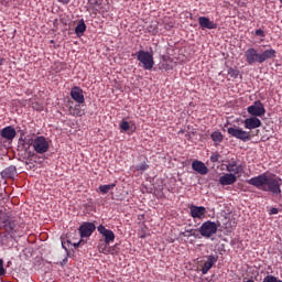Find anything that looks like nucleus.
Returning a JSON list of instances; mask_svg holds the SVG:
<instances>
[{"label": "nucleus", "mask_w": 282, "mask_h": 282, "mask_svg": "<svg viewBox=\"0 0 282 282\" xmlns=\"http://www.w3.org/2000/svg\"><path fill=\"white\" fill-rule=\"evenodd\" d=\"M276 282H282V280H278Z\"/></svg>", "instance_id": "obj_40"}, {"label": "nucleus", "mask_w": 282, "mask_h": 282, "mask_svg": "<svg viewBox=\"0 0 282 282\" xmlns=\"http://www.w3.org/2000/svg\"><path fill=\"white\" fill-rule=\"evenodd\" d=\"M32 147L39 155H43V153L50 151V142L45 137H36L32 142Z\"/></svg>", "instance_id": "obj_7"}, {"label": "nucleus", "mask_w": 282, "mask_h": 282, "mask_svg": "<svg viewBox=\"0 0 282 282\" xmlns=\"http://www.w3.org/2000/svg\"><path fill=\"white\" fill-rule=\"evenodd\" d=\"M0 135L4 140H12L13 138H17V130L14 129V127L9 126L1 130Z\"/></svg>", "instance_id": "obj_18"}, {"label": "nucleus", "mask_w": 282, "mask_h": 282, "mask_svg": "<svg viewBox=\"0 0 282 282\" xmlns=\"http://www.w3.org/2000/svg\"><path fill=\"white\" fill-rule=\"evenodd\" d=\"M97 230L99 235H102L104 241H106V243H113V241H116V234H113L112 230L105 228L102 225H99Z\"/></svg>", "instance_id": "obj_10"}, {"label": "nucleus", "mask_w": 282, "mask_h": 282, "mask_svg": "<svg viewBox=\"0 0 282 282\" xmlns=\"http://www.w3.org/2000/svg\"><path fill=\"white\" fill-rule=\"evenodd\" d=\"M82 239H87L96 231V225L94 223H84L78 228Z\"/></svg>", "instance_id": "obj_9"}, {"label": "nucleus", "mask_w": 282, "mask_h": 282, "mask_svg": "<svg viewBox=\"0 0 282 282\" xmlns=\"http://www.w3.org/2000/svg\"><path fill=\"white\" fill-rule=\"evenodd\" d=\"M109 243L110 242H107L105 240H99V243H98V251L101 253V254H111V247H109Z\"/></svg>", "instance_id": "obj_22"}, {"label": "nucleus", "mask_w": 282, "mask_h": 282, "mask_svg": "<svg viewBox=\"0 0 282 282\" xmlns=\"http://www.w3.org/2000/svg\"><path fill=\"white\" fill-rule=\"evenodd\" d=\"M19 232V223L10 212L0 210V241L8 246L10 241H14Z\"/></svg>", "instance_id": "obj_2"}, {"label": "nucleus", "mask_w": 282, "mask_h": 282, "mask_svg": "<svg viewBox=\"0 0 282 282\" xmlns=\"http://www.w3.org/2000/svg\"><path fill=\"white\" fill-rule=\"evenodd\" d=\"M93 8L95 12H99V14H105L109 10V2L95 1L93 3Z\"/></svg>", "instance_id": "obj_20"}, {"label": "nucleus", "mask_w": 282, "mask_h": 282, "mask_svg": "<svg viewBox=\"0 0 282 282\" xmlns=\"http://www.w3.org/2000/svg\"><path fill=\"white\" fill-rule=\"evenodd\" d=\"M189 215L193 219H204V217L206 216V207L191 205L189 206Z\"/></svg>", "instance_id": "obj_11"}, {"label": "nucleus", "mask_w": 282, "mask_h": 282, "mask_svg": "<svg viewBox=\"0 0 282 282\" xmlns=\"http://www.w3.org/2000/svg\"><path fill=\"white\" fill-rule=\"evenodd\" d=\"M247 111L252 118H261V116H265V107L261 100H256L253 105L247 108Z\"/></svg>", "instance_id": "obj_8"}, {"label": "nucleus", "mask_w": 282, "mask_h": 282, "mask_svg": "<svg viewBox=\"0 0 282 282\" xmlns=\"http://www.w3.org/2000/svg\"><path fill=\"white\" fill-rule=\"evenodd\" d=\"M86 31H87V25L85 24V20H80L77 26L75 28V34L77 36H83V34H85Z\"/></svg>", "instance_id": "obj_23"}, {"label": "nucleus", "mask_w": 282, "mask_h": 282, "mask_svg": "<svg viewBox=\"0 0 282 282\" xmlns=\"http://www.w3.org/2000/svg\"><path fill=\"white\" fill-rule=\"evenodd\" d=\"M227 74L230 78H232L235 80V79L239 78L240 72H239V68H237V66H235V67H229L227 69Z\"/></svg>", "instance_id": "obj_25"}, {"label": "nucleus", "mask_w": 282, "mask_h": 282, "mask_svg": "<svg viewBox=\"0 0 282 282\" xmlns=\"http://www.w3.org/2000/svg\"><path fill=\"white\" fill-rule=\"evenodd\" d=\"M120 129H121V131H124V132H127V131H129V129L131 128L130 126H129V123L127 122V121H121V123H120Z\"/></svg>", "instance_id": "obj_29"}, {"label": "nucleus", "mask_w": 282, "mask_h": 282, "mask_svg": "<svg viewBox=\"0 0 282 282\" xmlns=\"http://www.w3.org/2000/svg\"><path fill=\"white\" fill-rule=\"evenodd\" d=\"M149 32H152V34H158V28L150 26Z\"/></svg>", "instance_id": "obj_36"}, {"label": "nucleus", "mask_w": 282, "mask_h": 282, "mask_svg": "<svg viewBox=\"0 0 282 282\" xmlns=\"http://www.w3.org/2000/svg\"><path fill=\"white\" fill-rule=\"evenodd\" d=\"M62 241V248L67 252V246L65 245V240L63 238H61Z\"/></svg>", "instance_id": "obj_37"}, {"label": "nucleus", "mask_w": 282, "mask_h": 282, "mask_svg": "<svg viewBox=\"0 0 282 282\" xmlns=\"http://www.w3.org/2000/svg\"><path fill=\"white\" fill-rule=\"evenodd\" d=\"M217 230H219V225H217V223L212 221V220H206L197 229L199 235L202 237H204L205 239H213V237H215V235H217Z\"/></svg>", "instance_id": "obj_4"}, {"label": "nucleus", "mask_w": 282, "mask_h": 282, "mask_svg": "<svg viewBox=\"0 0 282 282\" xmlns=\"http://www.w3.org/2000/svg\"><path fill=\"white\" fill-rule=\"evenodd\" d=\"M227 133L231 138H236V140H240L241 142H250V140L254 138V134H252V132L246 131L237 126L227 128Z\"/></svg>", "instance_id": "obj_5"}, {"label": "nucleus", "mask_w": 282, "mask_h": 282, "mask_svg": "<svg viewBox=\"0 0 282 282\" xmlns=\"http://www.w3.org/2000/svg\"><path fill=\"white\" fill-rule=\"evenodd\" d=\"M220 159H221V154H219L218 152H213L210 155V162H213V164H215L216 162H219Z\"/></svg>", "instance_id": "obj_28"}, {"label": "nucleus", "mask_w": 282, "mask_h": 282, "mask_svg": "<svg viewBox=\"0 0 282 282\" xmlns=\"http://www.w3.org/2000/svg\"><path fill=\"white\" fill-rule=\"evenodd\" d=\"M66 243L69 246V245H72V246H74V248H80V245L82 243H85L83 240H79L78 242H73L72 243V240H69V239H67L66 240Z\"/></svg>", "instance_id": "obj_30"}, {"label": "nucleus", "mask_w": 282, "mask_h": 282, "mask_svg": "<svg viewBox=\"0 0 282 282\" xmlns=\"http://www.w3.org/2000/svg\"><path fill=\"white\" fill-rule=\"evenodd\" d=\"M3 63H6V58L0 57V67H1V65H3Z\"/></svg>", "instance_id": "obj_38"}, {"label": "nucleus", "mask_w": 282, "mask_h": 282, "mask_svg": "<svg viewBox=\"0 0 282 282\" xmlns=\"http://www.w3.org/2000/svg\"><path fill=\"white\" fill-rule=\"evenodd\" d=\"M192 169L199 175H208V166H206V164H204V162L202 161H197V160L193 161Z\"/></svg>", "instance_id": "obj_17"}, {"label": "nucleus", "mask_w": 282, "mask_h": 282, "mask_svg": "<svg viewBox=\"0 0 282 282\" xmlns=\"http://www.w3.org/2000/svg\"><path fill=\"white\" fill-rule=\"evenodd\" d=\"M137 61H140L143 69L151 72L153 69V65H155V61L153 59V54L147 51H139L137 53Z\"/></svg>", "instance_id": "obj_6"}, {"label": "nucleus", "mask_w": 282, "mask_h": 282, "mask_svg": "<svg viewBox=\"0 0 282 282\" xmlns=\"http://www.w3.org/2000/svg\"><path fill=\"white\" fill-rule=\"evenodd\" d=\"M148 169H149V164H147V163H141L135 166L137 171H147Z\"/></svg>", "instance_id": "obj_31"}, {"label": "nucleus", "mask_w": 282, "mask_h": 282, "mask_svg": "<svg viewBox=\"0 0 282 282\" xmlns=\"http://www.w3.org/2000/svg\"><path fill=\"white\" fill-rule=\"evenodd\" d=\"M198 24L202 30H217V23L210 21V19L206 17H199Z\"/></svg>", "instance_id": "obj_15"}, {"label": "nucleus", "mask_w": 282, "mask_h": 282, "mask_svg": "<svg viewBox=\"0 0 282 282\" xmlns=\"http://www.w3.org/2000/svg\"><path fill=\"white\" fill-rule=\"evenodd\" d=\"M182 237H197V234H195V229H187L183 231Z\"/></svg>", "instance_id": "obj_27"}, {"label": "nucleus", "mask_w": 282, "mask_h": 282, "mask_svg": "<svg viewBox=\"0 0 282 282\" xmlns=\"http://www.w3.org/2000/svg\"><path fill=\"white\" fill-rule=\"evenodd\" d=\"M112 188H116V184H113V183L109 184V185H100L99 186V191L104 195H107V193H109Z\"/></svg>", "instance_id": "obj_26"}, {"label": "nucleus", "mask_w": 282, "mask_h": 282, "mask_svg": "<svg viewBox=\"0 0 282 282\" xmlns=\"http://www.w3.org/2000/svg\"><path fill=\"white\" fill-rule=\"evenodd\" d=\"M245 129L252 131V129H259L261 127V120L257 117L247 118L243 120Z\"/></svg>", "instance_id": "obj_16"}, {"label": "nucleus", "mask_w": 282, "mask_h": 282, "mask_svg": "<svg viewBox=\"0 0 282 282\" xmlns=\"http://www.w3.org/2000/svg\"><path fill=\"white\" fill-rule=\"evenodd\" d=\"M235 183H237V175L234 173H226L219 177V184L221 186H232Z\"/></svg>", "instance_id": "obj_14"}, {"label": "nucleus", "mask_w": 282, "mask_h": 282, "mask_svg": "<svg viewBox=\"0 0 282 282\" xmlns=\"http://www.w3.org/2000/svg\"><path fill=\"white\" fill-rule=\"evenodd\" d=\"M256 135H259V130H256Z\"/></svg>", "instance_id": "obj_39"}, {"label": "nucleus", "mask_w": 282, "mask_h": 282, "mask_svg": "<svg viewBox=\"0 0 282 282\" xmlns=\"http://www.w3.org/2000/svg\"><path fill=\"white\" fill-rule=\"evenodd\" d=\"M250 186H254L264 193H272L275 197H281L282 180L274 174L262 173L246 181Z\"/></svg>", "instance_id": "obj_1"}, {"label": "nucleus", "mask_w": 282, "mask_h": 282, "mask_svg": "<svg viewBox=\"0 0 282 282\" xmlns=\"http://www.w3.org/2000/svg\"><path fill=\"white\" fill-rule=\"evenodd\" d=\"M210 138L213 140V142H215V144H221V142H224V134H221V132L219 131H215L210 134Z\"/></svg>", "instance_id": "obj_24"}, {"label": "nucleus", "mask_w": 282, "mask_h": 282, "mask_svg": "<svg viewBox=\"0 0 282 282\" xmlns=\"http://www.w3.org/2000/svg\"><path fill=\"white\" fill-rule=\"evenodd\" d=\"M217 263V257L209 256L207 258V261L203 264V268L200 270L202 274H208V271Z\"/></svg>", "instance_id": "obj_19"}, {"label": "nucleus", "mask_w": 282, "mask_h": 282, "mask_svg": "<svg viewBox=\"0 0 282 282\" xmlns=\"http://www.w3.org/2000/svg\"><path fill=\"white\" fill-rule=\"evenodd\" d=\"M70 98L78 102V105H83L85 102V95H83V88L78 86H74L70 89Z\"/></svg>", "instance_id": "obj_12"}, {"label": "nucleus", "mask_w": 282, "mask_h": 282, "mask_svg": "<svg viewBox=\"0 0 282 282\" xmlns=\"http://www.w3.org/2000/svg\"><path fill=\"white\" fill-rule=\"evenodd\" d=\"M278 280L274 275H267L262 282H276Z\"/></svg>", "instance_id": "obj_32"}, {"label": "nucleus", "mask_w": 282, "mask_h": 282, "mask_svg": "<svg viewBox=\"0 0 282 282\" xmlns=\"http://www.w3.org/2000/svg\"><path fill=\"white\" fill-rule=\"evenodd\" d=\"M69 116H73L74 118H80L85 116V111L80 109V105L70 106L68 108Z\"/></svg>", "instance_id": "obj_21"}, {"label": "nucleus", "mask_w": 282, "mask_h": 282, "mask_svg": "<svg viewBox=\"0 0 282 282\" xmlns=\"http://www.w3.org/2000/svg\"><path fill=\"white\" fill-rule=\"evenodd\" d=\"M226 171L228 173H232L234 175H239V173H243V165H238L235 159H231L226 165Z\"/></svg>", "instance_id": "obj_13"}, {"label": "nucleus", "mask_w": 282, "mask_h": 282, "mask_svg": "<svg viewBox=\"0 0 282 282\" xmlns=\"http://www.w3.org/2000/svg\"><path fill=\"white\" fill-rule=\"evenodd\" d=\"M0 276H6V268H3V259L0 258Z\"/></svg>", "instance_id": "obj_33"}, {"label": "nucleus", "mask_w": 282, "mask_h": 282, "mask_svg": "<svg viewBox=\"0 0 282 282\" xmlns=\"http://www.w3.org/2000/svg\"><path fill=\"white\" fill-rule=\"evenodd\" d=\"M269 215H279V208L273 207L270 209Z\"/></svg>", "instance_id": "obj_35"}, {"label": "nucleus", "mask_w": 282, "mask_h": 282, "mask_svg": "<svg viewBox=\"0 0 282 282\" xmlns=\"http://www.w3.org/2000/svg\"><path fill=\"white\" fill-rule=\"evenodd\" d=\"M245 58L246 63L249 65H254V64H263L265 61H270L272 58H276V51L274 48H269L263 51L262 53H259L257 48L250 47L245 52Z\"/></svg>", "instance_id": "obj_3"}, {"label": "nucleus", "mask_w": 282, "mask_h": 282, "mask_svg": "<svg viewBox=\"0 0 282 282\" xmlns=\"http://www.w3.org/2000/svg\"><path fill=\"white\" fill-rule=\"evenodd\" d=\"M256 36L265 37V32L262 29L256 30Z\"/></svg>", "instance_id": "obj_34"}]
</instances>
